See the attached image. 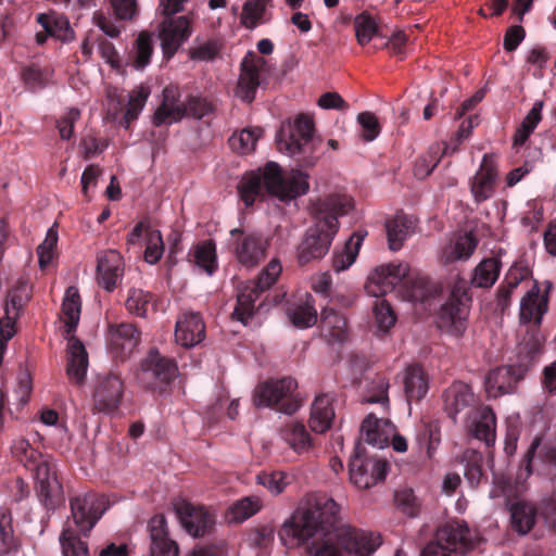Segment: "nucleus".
I'll use <instances>...</instances> for the list:
<instances>
[{"label": "nucleus", "mask_w": 556, "mask_h": 556, "mask_svg": "<svg viewBox=\"0 0 556 556\" xmlns=\"http://www.w3.org/2000/svg\"><path fill=\"white\" fill-rule=\"evenodd\" d=\"M278 534L283 545L290 548L314 539L308 548L309 556H370L381 543L379 535L345 521L341 507L324 493L307 495Z\"/></svg>", "instance_id": "1"}, {"label": "nucleus", "mask_w": 556, "mask_h": 556, "mask_svg": "<svg viewBox=\"0 0 556 556\" xmlns=\"http://www.w3.org/2000/svg\"><path fill=\"white\" fill-rule=\"evenodd\" d=\"M352 208V199L339 192L320 198L314 203V223L298 247L299 263L307 264L323 258L328 253L339 230L338 217L348 214Z\"/></svg>", "instance_id": "2"}, {"label": "nucleus", "mask_w": 556, "mask_h": 556, "mask_svg": "<svg viewBox=\"0 0 556 556\" xmlns=\"http://www.w3.org/2000/svg\"><path fill=\"white\" fill-rule=\"evenodd\" d=\"M308 174L299 169H292L288 176H283L279 164L270 161L263 168L243 175L238 191L245 206L253 205L265 193L289 202L308 192Z\"/></svg>", "instance_id": "3"}, {"label": "nucleus", "mask_w": 556, "mask_h": 556, "mask_svg": "<svg viewBox=\"0 0 556 556\" xmlns=\"http://www.w3.org/2000/svg\"><path fill=\"white\" fill-rule=\"evenodd\" d=\"M314 136V121L311 115H298L290 130L281 129L277 135V148L279 152L299 157L301 166L312 167L316 164L317 157L314 156L316 143Z\"/></svg>", "instance_id": "4"}, {"label": "nucleus", "mask_w": 556, "mask_h": 556, "mask_svg": "<svg viewBox=\"0 0 556 556\" xmlns=\"http://www.w3.org/2000/svg\"><path fill=\"white\" fill-rule=\"evenodd\" d=\"M469 301L466 280L454 278L448 299L441 306L437 318V325L443 333L454 338L464 334L467 329Z\"/></svg>", "instance_id": "5"}, {"label": "nucleus", "mask_w": 556, "mask_h": 556, "mask_svg": "<svg viewBox=\"0 0 556 556\" xmlns=\"http://www.w3.org/2000/svg\"><path fill=\"white\" fill-rule=\"evenodd\" d=\"M467 525L448 521L435 532L434 540L421 552V556H465L477 546Z\"/></svg>", "instance_id": "6"}, {"label": "nucleus", "mask_w": 556, "mask_h": 556, "mask_svg": "<svg viewBox=\"0 0 556 556\" xmlns=\"http://www.w3.org/2000/svg\"><path fill=\"white\" fill-rule=\"evenodd\" d=\"M296 387L298 383L292 378L260 383L254 389L253 402L258 407H273L291 415L301 406V401L294 395Z\"/></svg>", "instance_id": "7"}, {"label": "nucleus", "mask_w": 556, "mask_h": 556, "mask_svg": "<svg viewBox=\"0 0 556 556\" xmlns=\"http://www.w3.org/2000/svg\"><path fill=\"white\" fill-rule=\"evenodd\" d=\"M282 271V265L278 258H273L261 273L257 282L244 285L238 293L237 306L232 317L247 325L254 314V302L260 293L269 289L279 278Z\"/></svg>", "instance_id": "8"}, {"label": "nucleus", "mask_w": 556, "mask_h": 556, "mask_svg": "<svg viewBox=\"0 0 556 556\" xmlns=\"http://www.w3.org/2000/svg\"><path fill=\"white\" fill-rule=\"evenodd\" d=\"M387 468L386 460L366 456L356 446L349 465V478L357 489H369L386 478Z\"/></svg>", "instance_id": "9"}, {"label": "nucleus", "mask_w": 556, "mask_h": 556, "mask_svg": "<svg viewBox=\"0 0 556 556\" xmlns=\"http://www.w3.org/2000/svg\"><path fill=\"white\" fill-rule=\"evenodd\" d=\"M267 72V61L256 52L249 51L241 61L236 96L247 102L254 100L256 90Z\"/></svg>", "instance_id": "10"}, {"label": "nucleus", "mask_w": 556, "mask_h": 556, "mask_svg": "<svg viewBox=\"0 0 556 556\" xmlns=\"http://www.w3.org/2000/svg\"><path fill=\"white\" fill-rule=\"evenodd\" d=\"M176 364L156 350H152L141 362L138 380L147 388L162 389L176 377Z\"/></svg>", "instance_id": "11"}, {"label": "nucleus", "mask_w": 556, "mask_h": 556, "mask_svg": "<svg viewBox=\"0 0 556 556\" xmlns=\"http://www.w3.org/2000/svg\"><path fill=\"white\" fill-rule=\"evenodd\" d=\"M72 518L77 533L87 534L106 509V501L97 494L77 495L71 501Z\"/></svg>", "instance_id": "12"}, {"label": "nucleus", "mask_w": 556, "mask_h": 556, "mask_svg": "<svg viewBox=\"0 0 556 556\" xmlns=\"http://www.w3.org/2000/svg\"><path fill=\"white\" fill-rule=\"evenodd\" d=\"M406 263L386 264L376 267L367 277L365 290L368 295L382 298L391 292L408 274Z\"/></svg>", "instance_id": "13"}, {"label": "nucleus", "mask_w": 556, "mask_h": 556, "mask_svg": "<svg viewBox=\"0 0 556 556\" xmlns=\"http://www.w3.org/2000/svg\"><path fill=\"white\" fill-rule=\"evenodd\" d=\"M230 235L235 239L236 257L242 266L252 268L265 257L268 242L262 236L238 228L230 230Z\"/></svg>", "instance_id": "14"}, {"label": "nucleus", "mask_w": 556, "mask_h": 556, "mask_svg": "<svg viewBox=\"0 0 556 556\" xmlns=\"http://www.w3.org/2000/svg\"><path fill=\"white\" fill-rule=\"evenodd\" d=\"M157 35L164 56L170 59L190 37V22L186 16L167 17L159 25Z\"/></svg>", "instance_id": "15"}, {"label": "nucleus", "mask_w": 556, "mask_h": 556, "mask_svg": "<svg viewBox=\"0 0 556 556\" xmlns=\"http://www.w3.org/2000/svg\"><path fill=\"white\" fill-rule=\"evenodd\" d=\"M109 350L122 359L127 358L140 342V332L128 323H110L105 333Z\"/></svg>", "instance_id": "16"}, {"label": "nucleus", "mask_w": 556, "mask_h": 556, "mask_svg": "<svg viewBox=\"0 0 556 556\" xmlns=\"http://www.w3.org/2000/svg\"><path fill=\"white\" fill-rule=\"evenodd\" d=\"M124 262L122 255L115 250H108L98 256L97 280L106 291H113L122 280Z\"/></svg>", "instance_id": "17"}, {"label": "nucleus", "mask_w": 556, "mask_h": 556, "mask_svg": "<svg viewBox=\"0 0 556 556\" xmlns=\"http://www.w3.org/2000/svg\"><path fill=\"white\" fill-rule=\"evenodd\" d=\"M514 366H501L489 371L484 378V389L490 397H498L515 391L521 379Z\"/></svg>", "instance_id": "18"}, {"label": "nucleus", "mask_w": 556, "mask_h": 556, "mask_svg": "<svg viewBox=\"0 0 556 556\" xmlns=\"http://www.w3.org/2000/svg\"><path fill=\"white\" fill-rule=\"evenodd\" d=\"M478 241L470 232L454 235L441 248L440 262L447 265L455 262H465L470 258L477 249Z\"/></svg>", "instance_id": "19"}, {"label": "nucleus", "mask_w": 556, "mask_h": 556, "mask_svg": "<svg viewBox=\"0 0 556 556\" xmlns=\"http://www.w3.org/2000/svg\"><path fill=\"white\" fill-rule=\"evenodd\" d=\"M66 346V374L68 379L81 384L86 378L89 358L85 345L74 336H65Z\"/></svg>", "instance_id": "20"}, {"label": "nucleus", "mask_w": 556, "mask_h": 556, "mask_svg": "<svg viewBox=\"0 0 556 556\" xmlns=\"http://www.w3.org/2000/svg\"><path fill=\"white\" fill-rule=\"evenodd\" d=\"M175 338L185 348H192L205 338V325L198 313H185L176 321Z\"/></svg>", "instance_id": "21"}, {"label": "nucleus", "mask_w": 556, "mask_h": 556, "mask_svg": "<svg viewBox=\"0 0 556 556\" xmlns=\"http://www.w3.org/2000/svg\"><path fill=\"white\" fill-rule=\"evenodd\" d=\"M150 529V556H179L178 544L169 539L166 519L163 515H156L149 522Z\"/></svg>", "instance_id": "22"}, {"label": "nucleus", "mask_w": 556, "mask_h": 556, "mask_svg": "<svg viewBox=\"0 0 556 556\" xmlns=\"http://www.w3.org/2000/svg\"><path fill=\"white\" fill-rule=\"evenodd\" d=\"M394 427L391 420L368 414L362 422L361 433L368 444L383 448L390 444V439L394 435Z\"/></svg>", "instance_id": "23"}, {"label": "nucleus", "mask_w": 556, "mask_h": 556, "mask_svg": "<svg viewBox=\"0 0 556 556\" xmlns=\"http://www.w3.org/2000/svg\"><path fill=\"white\" fill-rule=\"evenodd\" d=\"M496 164L493 157L484 155L481 165L471 180V193L480 203L492 197L496 179Z\"/></svg>", "instance_id": "24"}, {"label": "nucleus", "mask_w": 556, "mask_h": 556, "mask_svg": "<svg viewBox=\"0 0 556 556\" xmlns=\"http://www.w3.org/2000/svg\"><path fill=\"white\" fill-rule=\"evenodd\" d=\"M187 114V108L179 100L175 88H165L160 106L155 110L153 123L155 126L172 125L179 122Z\"/></svg>", "instance_id": "25"}, {"label": "nucleus", "mask_w": 556, "mask_h": 556, "mask_svg": "<svg viewBox=\"0 0 556 556\" xmlns=\"http://www.w3.org/2000/svg\"><path fill=\"white\" fill-rule=\"evenodd\" d=\"M27 468L34 472L41 495L49 498L60 492L61 485L50 460L38 455L36 459L29 462Z\"/></svg>", "instance_id": "26"}, {"label": "nucleus", "mask_w": 556, "mask_h": 556, "mask_svg": "<svg viewBox=\"0 0 556 556\" xmlns=\"http://www.w3.org/2000/svg\"><path fill=\"white\" fill-rule=\"evenodd\" d=\"M546 311L547 298L541 294L538 282L533 283L520 301V320L522 323L534 321L539 326Z\"/></svg>", "instance_id": "27"}, {"label": "nucleus", "mask_w": 556, "mask_h": 556, "mask_svg": "<svg viewBox=\"0 0 556 556\" xmlns=\"http://www.w3.org/2000/svg\"><path fill=\"white\" fill-rule=\"evenodd\" d=\"M334 418L333 396L320 394L315 397L312 407L308 425L316 433H325L332 425Z\"/></svg>", "instance_id": "28"}, {"label": "nucleus", "mask_w": 556, "mask_h": 556, "mask_svg": "<svg viewBox=\"0 0 556 556\" xmlns=\"http://www.w3.org/2000/svg\"><path fill=\"white\" fill-rule=\"evenodd\" d=\"M37 22L42 26L46 35L41 33L36 34V41L42 45L46 41L47 35L54 37L61 41H70L74 37V31L70 27L66 17L55 13H42L37 16Z\"/></svg>", "instance_id": "29"}, {"label": "nucleus", "mask_w": 556, "mask_h": 556, "mask_svg": "<svg viewBox=\"0 0 556 556\" xmlns=\"http://www.w3.org/2000/svg\"><path fill=\"white\" fill-rule=\"evenodd\" d=\"M179 516L182 527L194 538L203 535L214 522L204 507L190 504H185L179 508Z\"/></svg>", "instance_id": "30"}, {"label": "nucleus", "mask_w": 556, "mask_h": 556, "mask_svg": "<svg viewBox=\"0 0 556 556\" xmlns=\"http://www.w3.org/2000/svg\"><path fill=\"white\" fill-rule=\"evenodd\" d=\"M123 395V382L116 375L105 376L96 391V402L99 409L111 412L117 407Z\"/></svg>", "instance_id": "31"}, {"label": "nucleus", "mask_w": 556, "mask_h": 556, "mask_svg": "<svg viewBox=\"0 0 556 556\" xmlns=\"http://www.w3.org/2000/svg\"><path fill=\"white\" fill-rule=\"evenodd\" d=\"M475 402L476 395L470 386L460 381L453 383L444 393V407L452 418Z\"/></svg>", "instance_id": "32"}, {"label": "nucleus", "mask_w": 556, "mask_h": 556, "mask_svg": "<svg viewBox=\"0 0 556 556\" xmlns=\"http://www.w3.org/2000/svg\"><path fill=\"white\" fill-rule=\"evenodd\" d=\"M416 219L413 216L396 214L386 224L389 248L399 251L404 241L415 232Z\"/></svg>", "instance_id": "33"}, {"label": "nucleus", "mask_w": 556, "mask_h": 556, "mask_svg": "<svg viewBox=\"0 0 556 556\" xmlns=\"http://www.w3.org/2000/svg\"><path fill=\"white\" fill-rule=\"evenodd\" d=\"M472 435L490 445L495 441L496 419L490 407H481L470 424Z\"/></svg>", "instance_id": "34"}, {"label": "nucleus", "mask_w": 556, "mask_h": 556, "mask_svg": "<svg viewBox=\"0 0 556 556\" xmlns=\"http://www.w3.org/2000/svg\"><path fill=\"white\" fill-rule=\"evenodd\" d=\"M282 440L298 454L308 453L313 447L312 437L300 421L287 424L280 431Z\"/></svg>", "instance_id": "35"}, {"label": "nucleus", "mask_w": 556, "mask_h": 556, "mask_svg": "<svg viewBox=\"0 0 556 556\" xmlns=\"http://www.w3.org/2000/svg\"><path fill=\"white\" fill-rule=\"evenodd\" d=\"M364 240V235L356 232L350 237L343 247L333 251L332 267L336 273L346 270L354 264Z\"/></svg>", "instance_id": "36"}, {"label": "nucleus", "mask_w": 556, "mask_h": 556, "mask_svg": "<svg viewBox=\"0 0 556 556\" xmlns=\"http://www.w3.org/2000/svg\"><path fill=\"white\" fill-rule=\"evenodd\" d=\"M81 301L78 290L67 288L62 303V319L65 327V336H73L80 318Z\"/></svg>", "instance_id": "37"}, {"label": "nucleus", "mask_w": 556, "mask_h": 556, "mask_svg": "<svg viewBox=\"0 0 556 556\" xmlns=\"http://www.w3.org/2000/svg\"><path fill=\"white\" fill-rule=\"evenodd\" d=\"M291 323L300 329L308 328L317 321V311L314 307V300L309 293H304L293 308L288 312Z\"/></svg>", "instance_id": "38"}, {"label": "nucleus", "mask_w": 556, "mask_h": 556, "mask_svg": "<svg viewBox=\"0 0 556 556\" xmlns=\"http://www.w3.org/2000/svg\"><path fill=\"white\" fill-rule=\"evenodd\" d=\"M511 527L519 534H527L536 521L535 507L526 502H517L509 508Z\"/></svg>", "instance_id": "39"}, {"label": "nucleus", "mask_w": 556, "mask_h": 556, "mask_svg": "<svg viewBox=\"0 0 556 556\" xmlns=\"http://www.w3.org/2000/svg\"><path fill=\"white\" fill-rule=\"evenodd\" d=\"M404 388L408 401H419L427 394L428 378L419 366H410L406 369Z\"/></svg>", "instance_id": "40"}, {"label": "nucleus", "mask_w": 556, "mask_h": 556, "mask_svg": "<svg viewBox=\"0 0 556 556\" xmlns=\"http://www.w3.org/2000/svg\"><path fill=\"white\" fill-rule=\"evenodd\" d=\"M533 283H536V281L531 278L529 268L523 265L515 264L508 269L501 285V296L502 299H507V289L515 291L517 288L521 287L528 290Z\"/></svg>", "instance_id": "41"}, {"label": "nucleus", "mask_w": 556, "mask_h": 556, "mask_svg": "<svg viewBox=\"0 0 556 556\" xmlns=\"http://www.w3.org/2000/svg\"><path fill=\"white\" fill-rule=\"evenodd\" d=\"M262 506L263 503L258 496H247L229 507L227 518L230 522H243L255 515Z\"/></svg>", "instance_id": "42"}, {"label": "nucleus", "mask_w": 556, "mask_h": 556, "mask_svg": "<svg viewBox=\"0 0 556 556\" xmlns=\"http://www.w3.org/2000/svg\"><path fill=\"white\" fill-rule=\"evenodd\" d=\"M498 275V261L495 258H488L476 266L471 283L477 288H490L495 283Z\"/></svg>", "instance_id": "43"}, {"label": "nucleus", "mask_w": 556, "mask_h": 556, "mask_svg": "<svg viewBox=\"0 0 556 556\" xmlns=\"http://www.w3.org/2000/svg\"><path fill=\"white\" fill-rule=\"evenodd\" d=\"M543 102H534L514 136V146H522L542 119Z\"/></svg>", "instance_id": "44"}, {"label": "nucleus", "mask_w": 556, "mask_h": 556, "mask_svg": "<svg viewBox=\"0 0 556 556\" xmlns=\"http://www.w3.org/2000/svg\"><path fill=\"white\" fill-rule=\"evenodd\" d=\"M321 328L325 334L333 340L342 341L345 338V318L332 308L323 309Z\"/></svg>", "instance_id": "45"}, {"label": "nucleus", "mask_w": 556, "mask_h": 556, "mask_svg": "<svg viewBox=\"0 0 556 556\" xmlns=\"http://www.w3.org/2000/svg\"><path fill=\"white\" fill-rule=\"evenodd\" d=\"M262 129L258 127L245 128L233 134L229 138V144L239 154H249L255 150L258 139L262 137Z\"/></svg>", "instance_id": "46"}, {"label": "nucleus", "mask_w": 556, "mask_h": 556, "mask_svg": "<svg viewBox=\"0 0 556 556\" xmlns=\"http://www.w3.org/2000/svg\"><path fill=\"white\" fill-rule=\"evenodd\" d=\"M270 0H247L240 16L241 24L250 29L264 22L266 8Z\"/></svg>", "instance_id": "47"}, {"label": "nucleus", "mask_w": 556, "mask_h": 556, "mask_svg": "<svg viewBox=\"0 0 556 556\" xmlns=\"http://www.w3.org/2000/svg\"><path fill=\"white\" fill-rule=\"evenodd\" d=\"M152 53V35L144 31L140 33L131 50L132 66L136 70H143L146 66L149 65Z\"/></svg>", "instance_id": "48"}, {"label": "nucleus", "mask_w": 556, "mask_h": 556, "mask_svg": "<svg viewBox=\"0 0 556 556\" xmlns=\"http://www.w3.org/2000/svg\"><path fill=\"white\" fill-rule=\"evenodd\" d=\"M152 294L142 289H130L125 305L130 314L146 317L152 306Z\"/></svg>", "instance_id": "49"}, {"label": "nucleus", "mask_w": 556, "mask_h": 556, "mask_svg": "<svg viewBox=\"0 0 556 556\" xmlns=\"http://www.w3.org/2000/svg\"><path fill=\"white\" fill-rule=\"evenodd\" d=\"M194 260L195 264L207 275H213L217 268L215 244L211 241L198 244L194 249Z\"/></svg>", "instance_id": "50"}, {"label": "nucleus", "mask_w": 556, "mask_h": 556, "mask_svg": "<svg viewBox=\"0 0 556 556\" xmlns=\"http://www.w3.org/2000/svg\"><path fill=\"white\" fill-rule=\"evenodd\" d=\"M151 91L148 86L140 85L129 93V100L125 113V121L129 124L136 119L143 110Z\"/></svg>", "instance_id": "51"}, {"label": "nucleus", "mask_w": 556, "mask_h": 556, "mask_svg": "<svg viewBox=\"0 0 556 556\" xmlns=\"http://www.w3.org/2000/svg\"><path fill=\"white\" fill-rule=\"evenodd\" d=\"M60 541L64 556H89L87 544L71 528L63 531Z\"/></svg>", "instance_id": "52"}, {"label": "nucleus", "mask_w": 556, "mask_h": 556, "mask_svg": "<svg viewBox=\"0 0 556 556\" xmlns=\"http://www.w3.org/2000/svg\"><path fill=\"white\" fill-rule=\"evenodd\" d=\"M144 260L149 264L157 263L164 253V243L159 229H147Z\"/></svg>", "instance_id": "53"}, {"label": "nucleus", "mask_w": 556, "mask_h": 556, "mask_svg": "<svg viewBox=\"0 0 556 556\" xmlns=\"http://www.w3.org/2000/svg\"><path fill=\"white\" fill-rule=\"evenodd\" d=\"M56 243L58 232L53 227H51L48 229L43 242L39 244L37 248L38 263L40 269L45 270L51 265L54 258V249L56 247Z\"/></svg>", "instance_id": "54"}, {"label": "nucleus", "mask_w": 556, "mask_h": 556, "mask_svg": "<svg viewBox=\"0 0 556 556\" xmlns=\"http://www.w3.org/2000/svg\"><path fill=\"white\" fill-rule=\"evenodd\" d=\"M354 28L357 42L361 46L367 45L377 34V24L369 15L363 13L355 17Z\"/></svg>", "instance_id": "55"}, {"label": "nucleus", "mask_w": 556, "mask_h": 556, "mask_svg": "<svg viewBox=\"0 0 556 556\" xmlns=\"http://www.w3.org/2000/svg\"><path fill=\"white\" fill-rule=\"evenodd\" d=\"M256 483L267 489L271 494L278 495L289 484V478L282 471L262 472L256 476Z\"/></svg>", "instance_id": "56"}, {"label": "nucleus", "mask_w": 556, "mask_h": 556, "mask_svg": "<svg viewBox=\"0 0 556 556\" xmlns=\"http://www.w3.org/2000/svg\"><path fill=\"white\" fill-rule=\"evenodd\" d=\"M374 317L377 329L381 332H387L396 320L390 304L383 299L376 301L374 305Z\"/></svg>", "instance_id": "57"}, {"label": "nucleus", "mask_w": 556, "mask_h": 556, "mask_svg": "<svg viewBox=\"0 0 556 556\" xmlns=\"http://www.w3.org/2000/svg\"><path fill=\"white\" fill-rule=\"evenodd\" d=\"M357 123L362 127L361 137L363 140L374 141L380 134V124L377 116L371 112H362L357 115Z\"/></svg>", "instance_id": "58"}, {"label": "nucleus", "mask_w": 556, "mask_h": 556, "mask_svg": "<svg viewBox=\"0 0 556 556\" xmlns=\"http://www.w3.org/2000/svg\"><path fill=\"white\" fill-rule=\"evenodd\" d=\"M541 445L540 439H534L528 450V452L525 455V458L522 460V465L517 471L516 475V483L519 485H522L526 480L531 476L533 472V466H534V456L538 451V448Z\"/></svg>", "instance_id": "59"}, {"label": "nucleus", "mask_w": 556, "mask_h": 556, "mask_svg": "<svg viewBox=\"0 0 556 556\" xmlns=\"http://www.w3.org/2000/svg\"><path fill=\"white\" fill-rule=\"evenodd\" d=\"M389 382L387 379L380 377L377 380L372 381L366 401L368 403H380L388 409L389 407Z\"/></svg>", "instance_id": "60"}, {"label": "nucleus", "mask_w": 556, "mask_h": 556, "mask_svg": "<svg viewBox=\"0 0 556 556\" xmlns=\"http://www.w3.org/2000/svg\"><path fill=\"white\" fill-rule=\"evenodd\" d=\"M80 112L77 109H68L58 121V129L63 140H68L74 134V125L79 119Z\"/></svg>", "instance_id": "61"}, {"label": "nucleus", "mask_w": 556, "mask_h": 556, "mask_svg": "<svg viewBox=\"0 0 556 556\" xmlns=\"http://www.w3.org/2000/svg\"><path fill=\"white\" fill-rule=\"evenodd\" d=\"M100 175L101 169L94 165H89L85 168L80 178V182L81 192L87 200L92 198V193L97 187Z\"/></svg>", "instance_id": "62"}, {"label": "nucleus", "mask_w": 556, "mask_h": 556, "mask_svg": "<svg viewBox=\"0 0 556 556\" xmlns=\"http://www.w3.org/2000/svg\"><path fill=\"white\" fill-rule=\"evenodd\" d=\"M115 16L131 20L138 11L137 0H110Z\"/></svg>", "instance_id": "63"}, {"label": "nucleus", "mask_w": 556, "mask_h": 556, "mask_svg": "<svg viewBox=\"0 0 556 556\" xmlns=\"http://www.w3.org/2000/svg\"><path fill=\"white\" fill-rule=\"evenodd\" d=\"M12 452L21 462H24L25 466L29 465L30 460H34L40 455L31 448L29 442L25 439H16L12 445Z\"/></svg>", "instance_id": "64"}]
</instances>
